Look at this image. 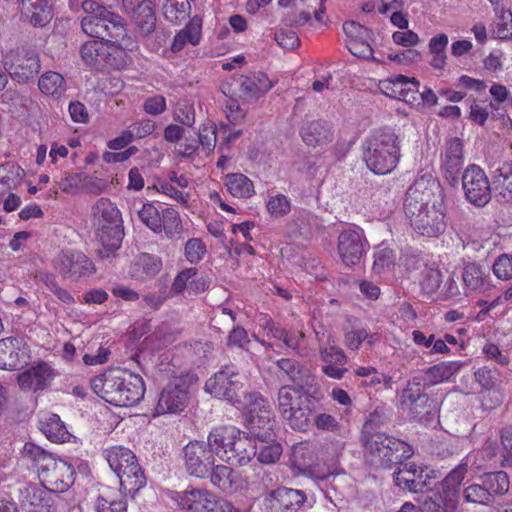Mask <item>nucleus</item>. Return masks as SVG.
I'll return each mask as SVG.
<instances>
[{"mask_svg":"<svg viewBox=\"0 0 512 512\" xmlns=\"http://www.w3.org/2000/svg\"><path fill=\"white\" fill-rule=\"evenodd\" d=\"M403 208L417 233L437 237L445 231L442 189L435 179H417L406 192Z\"/></svg>","mask_w":512,"mask_h":512,"instance_id":"nucleus-1","label":"nucleus"},{"mask_svg":"<svg viewBox=\"0 0 512 512\" xmlns=\"http://www.w3.org/2000/svg\"><path fill=\"white\" fill-rule=\"evenodd\" d=\"M400 158L398 136L391 129L373 132L365 141L363 159L375 174L390 173Z\"/></svg>","mask_w":512,"mask_h":512,"instance_id":"nucleus-2","label":"nucleus"},{"mask_svg":"<svg viewBox=\"0 0 512 512\" xmlns=\"http://www.w3.org/2000/svg\"><path fill=\"white\" fill-rule=\"evenodd\" d=\"M81 8L86 13L81 20V28L86 35L101 40H124L126 29L120 15L95 0L82 1Z\"/></svg>","mask_w":512,"mask_h":512,"instance_id":"nucleus-3","label":"nucleus"},{"mask_svg":"<svg viewBox=\"0 0 512 512\" xmlns=\"http://www.w3.org/2000/svg\"><path fill=\"white\" fill-rule=\"evenodd\" d=\"M365 449V459L375 469H392L413 454L410 445L387 434L360 438Z\"/></svg>","mask_w":512,"mask_h":512,"instance_id":"nucleus-4","label":"nucleus"},{"mask_svg":"<svg viewBox=\"0 0 512 512\" xmlns=\"http://www.w3.org/2000/svg\"><path fill=\"white\" fill-rule=\"evenodd\" d=\"M93 216L97 226V235L103 248L99 250L102 258L109 257L118 250L124 238V227L119 209L107 198H100L93 206Z\"/></svg>","mask_w":512,"mask_h":512,"instance_id":"nucleus-5","label":"nucleus"},{"mask_svg":"<svg viewBox=\"0 0 512 512\" xmlns=\"http://www.w3.org/2000/svg\"><path fill=\"white\" fill-rule=\"evenodd\" d=\"M216 456L231 465L244 466L257 454V444L251 437L241 436L233 428H216L212 431Z\"/></svg>","mask_w":512,"mask_h":512,"instance_id":"nucleus-6","label":"nucleus"},{"mask_svg":"<svg viewBox=\"0 0 512 512\" xmlns=\"http://www.w3.org/2000/svg\"><path fill=\"white\" fill-rule=\"evenodd\" d=\"M106 459L110 468L120 481V489L134 497L146 485V476L138 463L135 454L128 448L112 447L106 451Z\"/></svg>","mask_w":512,"mask_h":512,"instance_id":"nucleus-7","label":"nucleus"},{"mask_svg":"<svg viewBox=\"0 0 512 512\" xmlns=\"http://www.w3.org/2000/svg\"><path fill=\"white\" fill-rule=\"evenodd\" d=\"M427 388L422 378L414 376L401 392V409L415 420L429 421L435 415L436 403L426 393Z\"/></svg>","mask_w":512,"mask_h":512,"instance_id":"nucleus-8","label":"nucleus"},{"mask_svg":"<svg viewBox=\"0 0 512 512\" xmlns=\"http://www.w3.org/2000/svg\"><path fill=\"white\" fill-rule=\"evenodd\" d=\"M206 392L215 398L239 405L245 390L244 377L234 364H228L211 376L205 383Z\"/></svg>","mask_w":512,"mask_h":512,"instance_id":"nucleus-9","label":"nucleus"},{"mask_svg":"<svg viewBox=\"0 0 512 512\" xmlns=\"http://www.w3.org/2000/svg\"><path fill=\"white\" fill-rule=\"evenodd\" d=\"M119 42L112 38L86 41L80 48L81 58L86 65L96 70L118 69L123 63L124 53Z\"/></svg>","mask_w":512,"mask_h":512,"instance_id":"nucleus-10","label":"nucleus"},{"mask_svg":"<svg viewBox=\"0 0 512 512\" xmlns=\"http://www.w3.org/2000/svg\"><path fill=\"white\" fill-rule=\"evenodd\" d=\"M212 431L208 435L207 442L190 441L182 449V457L186 472L196 478H208L209 470L215 462L216 450L212 442Z\"/></svg>","mask_w":512,"mask_h":512,"instance_id":"nucleus-11","label":"nucleus"},{"mask_svg":"<svg viewBox=\"0 0 512 512\" xmlns=\"http://www.w3.org/2000/svg\"><path fill=\"white\" fill-rule=\"evenodd\" d=\"M440 477L438 471L414 462H404L397 466L393 473L396 486L412 493H424L432 489V485Z\"/></svg>","mask_w":512,"mask_h":512,"instance_id":"nucleus-12","label":"nucleus"},{"mask_svg":"<svg viewBox=\"0 0 512 512\" xmlns=\"http://www.w3.org/2000/svg\"><path fill=\"white\" fill-rule=\"evenodd\" d=\"M113 392L110 393L109 403L114 406L129 407L137 404L144 396L145 384L141 376L119 369V374L113 375Z\"/></svg>","mask_w":512,"mask_h":512,"instance_id":"nucleus-13","label":"nucleus"},{"mask_svg":"<svg viewBox=\"0 0 512 512\" xmlns=\"http://www.w3.org/2000/svg\"><path fill=\"white\" fill-rule=\"evenodd\" d=\"M369 243L359 227H348L342 230L337 239V253L347 267L360 264Z\"/></svg>","mask_w":512,"mask_h":512,"instance_id":"nucleus-14","label":"nucleus"},{"mask_svg":"<svg viewBox=\"0 0 512 512\" xmlns=\"http://www.w3.org/2000/svg\"><path fill=\"white\" fill-rule=\"evenodd\" d=\"M462 187L466 200L475 207H484L491 200V187L484 170L478 165H469L462 174Z\"/></svg>","mask_w":512,"mask_h":512,"instance_id":"nucleus-15","label":"nucleus"},{"mask_svg":"<svg viewBox=\"0 0 512 512\" xmlns=\"http://www.w3.org/2000/svg\"><path fill=\"white\" fill-rule=\"evenodd\" d=\"M263 503L267 512H297L312 507L303 490L284 486L270 490L265 495Z\"/></svg>","mask_w":512,"mask_h":512,"instance_id":"nucleus-16","label":"nucleus"},{"mask_svg":"<svg viewBox=\"0 0 512 512\" xmlns=\"http://www.w3.org/2000/svg\"><path fill=\"white\" fill-rule=\"evenodd\" d=\"M278 377L291 382L295 393L311 394L315 386V378L311 370L303 363L292 358L277 360Z\"/></svg>","mask_w":512,"mask_h":512,"instance_id":"nucleus-17","label":"nucleus"},{"mask_svg":"<svg viewBox=\"0 0 512 512\" xmlns=\"http://www.w3.org/2000/svg\"><path fill=\"white\" fill-rule=\"evenodd\" d=\"M54 268L64 277L73 281L93 275L96 271L92 260L80 251L66 250L59 253Z\"/></svg>","mask_w":512,"mask_h":512,"instance_id":"nucleus-18","label":"nucleus"},{"mask_svg":"<svg viewBox=\"0 0 512 512\" xmlns=\"http://www.w3.org/2000/svg\"><path fill=\"white\" fill-rule=\"evenodd\" d=\"M75 474L71 464L62 459L53 458L39 477L42 484L58 494L67 491L73 485Z\"/></svg>","mask_w":512,"mask_h":512,"instance_id":"nucleus-19","label":"nucleus"},{"mask_svg":"<svg viewBox=\"0 0 512 512\" xmlns=\"http://www.w3.org/2000/svg\"><path fill=\"white\" fill-rule=\"evenodd\" d=\"M189 399L188 386L183 380L168 383L160 393L155 415L183 411Z\"/></svg>","mask_w":512,"mask_h":512,"instance_id":"nucleus-20","label":"nucleus"},{"mask_svg":"<svg viewBox=\"0 0 512 512\" xmlns=\"http://www.w3.org/2000/svg\"><path fill=\"white\" fill-rule=\"evenodd\" d=\"M125 11L130 15L132 22L143 37L150 36L156 27V0H142L134 4L132 0H122Z\"/></svg>","mask_w":512,"mask_h":512,"instance_id":"nucleus-21","label":"nucleus"},{"mask_svg":"<svg viewBox=\"0 0 512 512\" xmlns=\"http://www.w3.org/2000/svg\"><path fill=\"white\" fill-rule=\"evenodd\" d=\"M22 506L28 512H56L54 493L46 485L30 484L21 491Z\"/></svg>","mask_w":512,"mask_h":512,"instance_id":"nucleus-22","label":"nucleus"},{"mask_svg":"<svg viewBox=\"0 0 512 512\" xmlns=\"http://www.w3.org/2000/svg\"><path fill=\"white\" fill-rule=\"evenodd\" d=\"M310 394L300 393V400L296 402L298 406L293 413L287 412L288 399L285 398L282 403L283 420L293 430L305 432L313 425V413L315 404L310 399Z\"/></svg>","mask_w":512,"mask_h":512,"instance_id":"nucleus-23","label":"nucleus"},{"mask_svg":"<svg viewBox=\"0 0 512 512\" xmlns=\"http://www.w3.org/2000/svg\"><path fill=\"white\" fill-rule=\"evenodd\" d=\"M177 502L190 512H224L216 496L204 489H191L178 493Z\"/></svg>","mask_w":512,"mask_h":512,"instance_id":"nucleus-24","label":"nucleus"},{"mask_svg":"<svg viewBox=\"0 0 512 512\" xmlns=\"http://www.w3.org/2000/svg\"><path fill=\"white\" fill-rule=\"evenodd\" d=\"M319 353L321 361L324 363L322 372L333 379L340 380L348 372L345 365L348 357L344 351L335 344V341H328L326 346L320 345Z\"/></svg>","mask_w":512,"mask_h":512,"instance_id":"nucleus-25","label":"nucleus"},{"mask_svg":"<svg viewBox=\"0 0 512 512\" xmlns=\"http://www.w3.org/2000/svg\"><path fill=\"white\" fill-rule=\"evenodd\" d=\"M40 68L39 55L35 51L22 50L8 71L14 81L25 84L39 73Z\"/></svg>","mask_w":512,"mask_h":512,"instance_id":"nucleus-26","label":"nucleus"},{"mask_svg":"<svg viewBox=\"0 0 512 512\" xmlns=\"http://www.w3.org/2000/svg\"><path fill=\"white\" fill-rule=\"evenodd\" d=\"M53 369L44 362L32 366L18 376V384L23 391H42L53 380Z\"/></svg>","mask_w":512,"mask_h":512,"instance_id":"nucleus-27","label":"nucleus"},{"mask_svg":"<svg viewBox=\"0 0 512 512\" xmlns=\"http://www.w3.org/2000/svg\"><path fill=\"white\" fill-rule=\"evenodd\" d=\"M208 478L211 483L225 493H234L242 488L243 480L241 475L231 467L215 463L209 470Z\"/></svg>","mask_w":512,"mask_h":512,"instance_id":"nucleus-28","label":"nucleus"},{"mask_svg":"<svg viewBox=\"0 0 512 512\" xmlns=\"http://www.w3.org/2000/svg\"><path fill=\"white\" fill-rule=\"evenodd\" d=\"M235 81L239 86L241 96L253 100L262 97L273 86L267 75L262 72L254 73L252 76L240 75Z\"/></svg>","mask_w":512,"mask_h":512,"instance_id":"nucleus-29","label":"nucleus"},{"mask_svg":"<svg viewBox=\"0 0 512 512\" xmlns=\"http://www.w3.org/2000/svg\"><path fill=\"white\" fill-rule=\"evenodd\" d=\"M304 143L311 147L325 145L332 141L330 125L323 120H313L305 123L300 130Z\"/></svg>","mask_w":512,"mask_h":512,"instance_id":"nucleus-30","label":"nucleus"},{"mask_svg":"<svg viewBox=\"0 0 512 512\" xmlns=\"http://www.w3.org/2000/svg\"><path fill=\"white\" fill-rule=\"evenodd\" d=\"M249 436L257 441H271L275 437L274 433V415L272 411L249 416L248 418Z\"/></svg>","mask_w":512,"mask_h":512,"instance_id":"nucleus-31","label":"nucleus"},{"mask_svg":"<svg viewBox=\"0 0 512 512\" xmlns=\"http://www.w3.org/2000/svg\"><path fill=\"white\" fill-rule=\"evenodd\" d=\"M460 361L440 362L427 368L422 374L416 375L423 379V382L430 388L439 383L448 381L461 368Z\"/></svg>","mask_w":512,"mask_h":512,"instance_id":"nucleus-32","label":"nucleus"},{"mask_svg":"<svg viewBox=\"0 0 512 512\" xmlns=\"http://www.w3.org/2000/svg\"><path fill=\"white\" fill-rule=\"evenodd\" d=\"M463 164V143L458 137H453L446 142L445 160L443 163L446 178L456 181L455 174Z\"/></svg>","mask_w":512,"mask_h":512,"instance_id":"nucleus-33","label":"nucleus"},{"mask_svg":"<svg viewBox=\"0 0 512 512\" xmlns=\"http://www.w3.org/2000/svg\"><path fill=\"white\" fill-rule=\"evenodd\" d=\"M162 268L159 257L143 253L139 255L130 267V274L137 280L150 279L157 275Z\"/></svg>","mask_w":512,"mask_h":512,"instance_id":"nucleus-34","label":"nucleus"},{"mask_svg":"<svg viewBox=\"0 0 512 512\" xmlns=\"http://www.w3.org/2000/svg\"><path fill=\"white\" fill-rule=\"evenodd\" d=\"M421 512H456L457 502L440 492L423 496L418 500Z\"/></svg>","mask_w":512,"mask_h":512,"instance_id":"nucleus-35","label":"nucleus"},{"mask_svg":"<svg viewBox=\"0 0 512 512\" xmlns=\"http://www.w3.org/2000/svg\"><path fill=\"white\" fill-rule=\"evenodd\" d=\"M22 458L28 462H30L34 467L37 468L38 475L43 472V469L47 468L49 463H51L54 456L44 450L42 447L32 443L27 442L24 444L21 450Z\"/></svg>","mask_w":512,"mask_h":512,"instance_id":"nucleus-36","label":"nucleus"},{"mask_svg":"<svg viewBox=\"0 0 512 512\" xmlns=\"http://www.w3.org/2000/svg\"><path fill=\"white\" fill-rule=\"evenodd\" d=\"M38 87L43 94L58 99L66 91V82L61 74L48 71L40 76Z\"/></svg>","mask_w":512,"mask_h":512,"instance_id":"nucleus-37","label":"nucleus"},{"mask_svg":"<svg viewBox=\"0 0 512 512\" xmlns=\"http://www.w3.org/2000/svg\"><path fill=\"white\" fill-rule=\"evenodd\" d=\"M228 192L237 198H250L254 193L252 181L242 173H230L225 177Z\"/></svg>","mask_w":512,"mask_h":512,"instance_id":"nucleus-38","label":"nucleus"},{"mask_svg":"<svg viewBox=\"0 0 512 512\" xmlns=\"http://www.w3.org/2000/svg\"><path fill=\"white\" fill-rule=\"evenodd\" d=\"M41 431L51 442L55 443H64L71 437L65 424L57 414L49 415L46 420L41 423Z\"/></svg>","mask_w":512,"mask_h":512,"instance_id":"nucleus-39","label":"nucleus"},{"mask_svg":"<svg viewBox=\"0 0 512 512\" xmlns=\"http://www.w3.org/2000/svg\"><path fill=\"white\" fill-rule=\"evenodd\" d=\"M467 473V465L461 464L453 469L441 482L440 493L444 494L448 498L455 499L457 501L460 486Z\"/></svg>","mask_w":512,"mask_h":512,"instance_id":"nucleus-40","label":"nucleus"},{"mask_svg":"<svg viewBox=\"0 0 512 512\" xmlns=\"http://www.w3.org/2000/svg\"><path fill=\"white\" fill-rule=\"evenodd\" d=\"M467 473V465L461 464L453 469L441 482L440 493L444 494L448 498L455 499L457 501L460 486Z\"/></svg>","mask_w":512,"mask_h":512,"instance_id":"nucleus-41","label":"nucleus"},{"mask_svg":"<svg viewBox=\"0 0 512 512\" xmlns=\"http://www.w3.org/2000/svg\"><path fill=\"white\" fill-rule=\"evenodd\" d=\"M25 15L34 27H44L53 18V11L48 0L33 2L25 8Z\"/></svg>","mask_w":512,"mask_h":512,"instance_id":"nucleus-42","label":"nucleus"},{"mask_svg":"<svg viewBox=\"0 0 512 512\" xmlns=\"http://www.w3.org/2000/svg\"><path fill=\"white\" fill-rule=\"evenodd\" d=\"M462 279L468 291H480L486 287L485 271L477 263H467L464 265Z\"/></svg>","mask_w":512,"mask_h":512,"instance_id":"nucleus-43","label":"nucleus"},{"mask_svg":"<svg viewBox=\"0 0 512 512\" xmlns=\"http://www.w3.org/2000/svg\"><path fill=\"white\" fill-rule=\"evenodd\" d=\"M15 341L13 338L0 340V369L16 370L22 365Z\"/></svg>","mask_w":512,"mask_h":512,"instance_id":"nucleus-44","label":"nucleus"},{"mask_svg":"<svg viewBox=\"0 0 512 512\" xmlns=\"http://www.w3.org/2000/svg\"><path fill=\"white\" fill-rule=\"evenodd\" d=\"M480 480L489 492L492 501L496 495H503L509 489V478L506 472L497 471L484 474Z\"/></svg>","mask_w":512,"mask_h":512,"instance_id":"nucleus-45","label":"nucleus"},{"mask_svg":"<svg viewBox=\"0 0 512 512\" xmlns=\"http://www.w3.org/2000/svg\"><path fill=\"white\" fill-rule=\"evenodd\" d=\"M494 184L500 186L499 196L504 202L512 203V161L505 162L495 171Z\"/></svg>","mask_w":512,"mask_h":512,"instance_id":"nucleus-46","label":"nucleus"},{"mask_svg":"<svg viewBox=\"0 0 512 512\" xmlns=\"http://www.w3.org/2000/svg\"><path fill=\"white\" fill-rule=\"evenodd\" d=\"M200 37L201 25L194 22H189L184 29L175 35L171 45V50L174 53L180 52L186 43H190L195 46L200 42Z\"/></svg>","mask_w":512,"mask_h":512,"instance_id":"nucleus-47","label":"nucleus"},{"mask_svg":"<svg viewBox=\"0 0 512 512\" xmlns=\"http://www.w3.org/2000/svg\"><path fill=\"white\" fill-rule=\"evenodd\" d=\"M191 13L189 0H166L163 6V15L166 20L178 24L187 19Z\"/></svg>","mask_w":512,"mask_h":512,"instance_id":"nucleus-48","label":"nucleus"},{"mask_svg":"<svg viewBox=\"0 0 512 512\" xmlns=\"http://www.w3.org/2000/svg\"><path fill=\"white\" fill-rule=\"evenodd\" d=\"M448 45V36L446 34H438L431 38L429 42V50L433 55L430 64L433 68L441 70L446 64V47Z\"/></svg>","mask_w":512,"mask_h":512,"instance_id":"nucleus-49","label":"nucleus"},{"mask_svg":"<svg viewBox=\"0 0 512 512\" xmlns=\"http://www.w3.org/2000/svg\"><path fill=\"white\" fill-rule=\"evenodd\" d=\"M391 83L393 85L392 94L389 95L403 99L406 102L410 101V99H408L409 94L418 92L420 87V83L417 79L409 78L404 75H397Z\"/></svg>","mask_w":512,"mask_h":512,"instance_id":"nucleus-50","label":"nucleus"},{"mask_svg":"<svg viewBox=\"0 0 512 512\" xmlns=\"http://www.w3.org/2000/svg\"><path fill=\"white\" fill-rule=\"evenodd\" d=\"M257 444V457L258 461L263 464H274L277 462L283 452L282 445L275 441L273 438L271 441L262 442L258 441Z\"/></svg>","mask_w":512,"mask_h":512,"instance_id":"nucleus-51","label":"nucleus"},{"mask_svg":"<svg viewBox=\"0 0 512 512\" xmlns=\"http://www.w3.org/2000/svg\"><path fill=\"white\" fill-rule=\"evenodd\" d=\"M240 400L241 403L234 406L238 409L247 410L249 416L258 415L264 413V411H271L267 406L266 400L257 392L247 393L245 389Z\"/></svg>","mask_w":512,"mask_h":512,"instance_id":"nucleus-52","label":"nucleus"},{"mask_svg":"<svg viewBox=\"0 0 512 512\" xmlns=\"http://www.w3.org/2000/svg\"><path fill=\"white\" fill-rule=\"evenodd\" d=\"M161 226L159 233L164 231L169 238L179 235L182 231V222L179 213L173 208H166L162 211Z\"/></svg>","mask_w":512,"mask_h":512,"instance_id":"nucleus-53","label":"nucleus"},{"mask_svg":"<svg viewBox=\"0 0 512 512\" xmlns=\"http://www.w3.org/2000/svg\"><path fill=\"white\" fill-rule=\"evenodd\" d=\"M119 374V369H110L105 373L94 377L91 380V388L92 390L101 398H103L106 402L109 403L110 393L113 392L112 385L114 386L115 381L113 380V375Z\"/></svg>","mask_w":512,"mask_h":512,"instance_id":"nucleus-54","label":"nucleus"},{"mask_svg":"<svg viewBox=\"0 0 512 512\" xmlns=\"http://www.w3.org/2000/svg\"><path fill=\"white\" fill-rule=\"evenodd\" d=\"M395 259L396 256L392 249L388 247L377 248L374 252L373 272L380 275L386 270H389L394 266Z\"/></svg>","mask_w":512,"mask_h":512,"instance_id":"nucleus-55","label":"nucleus"},{"mask_svg":"<svg viewBox=\"0 0 512 512\" xmlns=\"http://www.w3.org/2000/svg\"><path fill=\"white\" fill-rule=\"evenodd\" d=\"M96 512H126L127 502L123 497L113 499L108 495H99L94 505Z\"/></svg>","mask_w":512,"mask_h":512,"instance_id":"nucleus-56","label":"nucleus"},{"mask_svg":"<svg viewBox=\"0 0 512 512\" xmlns=\"http://www.w3.org/2000/svg\"><path fill=\"white\" fill-rule=\"evenodd\" d=\"M138 216L147 227L159 233L160 226L162 225L160 221L161 214L152 203L144 204L142 209L139 210Z\"/></svg>","mask_w":512,"mask_h":512,"instance_id":"nucleus-57","label":"nucleus"},{"mask_svg":"<svg viewBox=\"0 0 512 512\" xmlns=\"http://www.w3.org/2000/svg\"><path fill=\"white\" fill-rule=\"evenodd\" d=\"M464 497L468 502L477 504L488 505L493 502L482 481L479 484L468 486L464 490Z\"/></svg>","mask_w":512,"mask_h":512,"instance_id":"nucleus-58","label":"nucleus"},{"mask_svg":"<svg viewBox=\"0 0 512 512\" xmlns=\"http://www.w3.org/2000/svg\"><path fill=\"white\" fill-rule=\"evenodd\" d=\"M442 283V273L438 269H426L421 280L422 290L426 294L435 293Z\"/></svg>","mask_w":512,"mask_h":512,"instance_id":"nucleus-59","label":"nucleus"},{"mask_svg":"<svg viewBox=\"0 0 512 512\" xmlns=\"http://www.w3.org/2000/svg\"><path fill=\"white\" fill-rule=\"evenodd\" d=\"M294 393H295V390H293L292 386H290V385H283L278 390L277 408H278V411L282 418H283V410H282L283 403H282V401L285 398H287L289 401L288 403H290L287 405L288 406L287 410H289L288 412L293 413V410H296V407L298 406V404H296V402H298V400H300V393H296L297 394L296 396L294 395Z\"/></svg>","mask_w":512,"mask_h":512,"instance_id":"nucleus-60","label":"nucleus"},{"mask_svg":"<svg viewBox=\"0 0 512 512\" xmlns=\"http://www.w3.org/2000/svg\"><path fill=\"white\" fill-rule=\"evenodd\" d=\"M267 210L274 217H283L290 212L291 204L285 195L278 194L269 199L267 203Z\"/></svg>","mask_w":512,"mask_h":512,"instance_id":"nucleus-61","label":"nucleus"},{"mask_svg":"<svg viewBox=\"0 0 512 512\" xmlns=\"http://www.w3.org/2000/svg\"><path fill=\"white\" fill-rule=\"evenodd\" d=\"M493 272L499 279H511L512 257L507 254L500 255L493 264Z\"/></svg>","mask_w":512,"mask_h":512,"instance_id":"nucleus-62","label":"nucleus"},{"mask_svg":"<svg viewBox=\"0 0 512 512\" xmlns=\"http://www.w3.org/2000/svg\"><path fill=\"white\" fill-rule=\"evenodd\" d=\"M347 48L358 58L375 60L373 57V49L367 42V39L349 40Z\"/></svg>","mask_w":512,"mask_h":512,"instance_id":"nucleus-63","label":"nucleus"},{"mask_svg":"<svg viewBox=\"0 0 512 512\" xmlns=\"http://www.w3.org/2000/svg\"><path fill=\"white\" fill-rule=\"evenodd\" d=\"M313 425L318 430L334 432L339 429V422L336 418L327 413H313Z\"/></svg>","mask_w":512,"mask_h":512,"instance_id":"nucleus-64","label":"nucleus"}]
</instances>
